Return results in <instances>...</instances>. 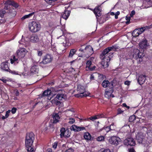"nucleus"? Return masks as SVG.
Returning a JSON list of instances; mask_svg holds the SVG:
<instances>
[{
    "mask_svg": "<svg viewBox=\"0 0 152 152\" xmlns=\"http://www.w3.org/2000/svg\"><path fill=\"white\" fill-rule=\"evenodd\" d=\"M28 52L27 50L24 48H19L17 50L16 53V57L14 56L10 60L11 63L12 64H14L15 65L16 63H18V58L21 59L24 58Z\"/></svg>",
    "mask_w": 152,
    "mask_h": 152,
    "instance_id": "1",
    "label": "nucleus"
},
{
    "mask_svg": "<svg viewBox=\"0 0 152 152\" xmlns=\"http://www.w3.org/2000/svg\"><path fill=\"white\" fill-rule=\"evenodd\" d=\"M4 4L6 5L4 9L9 11V13H11L12 15L14 16L16 14V11L13 7L17 8L18 7V4L14 1L10 0H8L5 1Z\"/></svg>",
    "mask_w": 152,
    "mask_h": 152,
    "instance_id": "2",
    "label": "nucleus"
},
{
    "mask_svg": "<svg viewBox=\"0 0 152 152\" xmlns=\"http://www.w3.org/2000/svg\"><path fill=\"white\" fill-rule=\"evenodd\" d=\"M77 91L78 94L75 95V97H83L88 96L89 93L86 91L85 90V88L84 86H82L79 85H78L77 88Z\"/></svg>",
    "mask_w": 152,
    "mask_h": 152,
    "instance_id": "3",
    "label": "nucleus"
},
{
    "mask_svg": "<svg viewBox=\"0 0 152 152\" xmlns=\"http://www.w3.org/2000/svg\"><path fill=\"white\" fill-rule=\"evenodd\" d=\"M28 27L29 30L32 32H36L39 31L41 26L39 23L33 21L29 23Z\"/></svg>",
    "mask_w": 152,
    "mask_h": 152,
    "instance_id": "4",
    "label": "nucleus"
},
{
    "mask_svg": "<svg viewBox=\"0 0 152 152\" xmlns=\"http://www.w3.org/2000/svg\"><path fill=\"white\" fill-rule=\"evenodd\" d=\"M113 48V47H110L105 49L100 55V59H104V58L110 59L112 57L113 53H108L110 51H111Z\"/></svg>",
    "mask_w": 152,
    "mask_h": 152,
    "instance_id": "5",
    "label": "nucleus"
},
{
    "mask_svg": "<svg viewBox=\"0 0 152 152\" xmlns=\"http://www.w3.org/2000/svg\"><path fill=\"white\" fill-rule=\"evenodd\" d=\"M133 57L137 60L139 63L142 61V58L144 56L143 52H140L137 49H134L133 50Z\"/></svg>",
    "mask_w": 152,
    "mask_h": 152,
    "instance_id": "6",
    "label": "nucleus"
},
{
    "mask_svg": "<svg viewBox=\"0 0 152 152\" xmlns=\"http://www.w3.org/2000/svg\"><path fill=\"white\" fill-rule=\"evenodd\" d=\"M150 28V27L146 26L141 28L136 29H135L132 32V35L134 37H136L140 34H141L145 30L148 29Z\"/></svg>",
    "mask_w": 152,
    "mask_h": 152,
    "instance_id": "7",
    "label": "nucleus"
},
{
    "mask_svg": "<svg viewBox=\"0 0 152 152\" xmlns=\"http://www.w3.org/2000/svg\"><path fill=\"white\" fill-rule=\"evenodd\" d=\"M108 139L109 142L111 144L117 146L121 142V139L118 137L113 136L109 137Z\"/></svg>",
    "mask_w": 152,
    "mask_h": 152,
    "instance_id": "8",
    "label": "nucleus"
},
{
    "mask_svg": "<svg viewBox=\"0 0 152 152\" xmlns=\"http://www.w3.org/2000/svg\"><path fill=\"white\" fill-rule=\"evenodd\" d=\"M79 51L85 53V55H88V56H91L94 52L93 49L90 45H88L86 46L84 49H83L82 48H81L79 49Z\"/></svg>",
    "mask_w": 152,
    "mask_h": 152,
    "instance_id": "9",
    "label": "nucleus"
},
{
    "mask_svg": "<svg viewBox=\"0 0 152 152\" xmlns=\"http://www.w3.org/2000/svg\"><path fill=\"white\" fill-rule=\"evenodd\" d=\"M53 59V58L49 54H47L45 56L41 62L40 63V65L42 66V64H46L51 62Z\"/></svg>",
    "mask_w": 152,
    "mask_h": 152,
    "instance_id": "10",
    "label": "nucleus"
},
{
    "mask_svg": "<svg viewBox=\"0 0 152 152\" xmlns=\"http://www.w3.org/2000/svg\"><path fill=\"white\" fill-rule=\"evenodd\" d=\"M61 133L60 136L61 137H64L66 138L70 136V132L68 130H65L64 128H61L60 130Z\"/></svg>",
    "mask_w": 152,
    "mask_h": 152,
    "instance_id": "11",
    "label": "nucleus"
},
{
    "mask_svg": "<svg viewBox=\"0 0 152 152\" xmlns=\"http://www.w3.org/2000/svg\"><path fill=\"white\" fill-rule=\"evenodd\" d=\"M56 94H53L51 92L50 90L48 89L44 92L43 96H47L48 99L49 100H50Z\"/></svg>",
    "mask_w": 152,
    "mask_h": 152,
    "instance_id": "12",
    "label": "nucleus"
},
{
    "mask_svg": "<svg viewBox=\"0 0 152 152\" xmlns=\"http://www.w3.org/2000/svg\"><path fill=\"white\" fill-rule=\"evenodd\" d=\"M139 45L140 48L143 49L144 50L146 49L148 46L147 41L145 39H143L140 42Z\"/></svg>",
    "mask_w": 152,
    "mask_h": 152,
    "instance_id": "13",
    "label": "nucleus"
},
{
    "mask_svg": "<svg viewBox=\"0 0 152 152\" xmlns=\"http://www.w3.org/2000/svg\"><path fill=\"white\" fill-rule=\"evenodd\" d=\"M124 143L125 145L130 146H134L135 145V141L133 139L132 137H129L124 140Z\"/></svg>",
    "mask_w": 152,
    "mask_h": 152,
    "instance_id": "14",
    "label": "nucleus"
},
{
    "mask_svg": "<svg viewBox=\"0 0 152 152\" xmlns=\"http://www.w3.org/2000/svg\"><path fill=\"white\" fill-rule=\"evenodd\" d=\"M70 129L72 130L75 132H78L85 129V128L84 127L79 126L73 125L71 126Z\"/></svg>",
    "mask_w": 152,
    "mask_h": 152,
    "instance_id": "15",
    "label": "nucleus"
},
{
    "mask_svg": "<svg viewBox=\"0 0 152 152\" xmlns=\"http://www.w3.org/2000/svg\"><path fill=\"white\" fill-rule=\"evenodd\" d=\"M102 60L101 64L104 68L107 67L109 66L110 59L104 58V59H101Z\"/></svg>",
    "mask_w": 152,
    "mask_h": 152,
    "instance_id": "16",
    "label": "nucleus"
},
{
    "mask_svg": "<svg viewBox=\"0 0 152 152\" xmlns=\"http://www.w3.org/2000/svg\"><path fill=\"white\" fill-rule=\"evenodd\" d=\"M102 86L104 88L108 87L109 88H113V84L110 83L108 80H104L102 83Z\"/></svg>",
    "mask_w": 152,
    "mask_h": 152,
    "instance_id": "17",
    "label": "nucleus"
},
{
    "mask_svg": "<svg viewBox=\"0 0 152 152\" xmlns=\"http://www.w3.org/2000/svg\"><path fill=\"white\" fill-rule=\"evenodd\" d=\"M101 10H102L100 6H98L96 7L93 11L97 19V16H100L101 15ZM97 20L98 21L97 19Z\"/></svg>",
    "mask_w": 152,
    "mask_h": 152,
    "instance_id": "18",
    "label": "nucleus"
},
{
    "mask_svg": "<svg viewBox=\"0 0 152 152\" xmlns=\"http://www.w3.org/2000/svg\"><path fill=\"white\" fill-rule=\"evenodd\" d=\"M109 88L110 89V90L106 91L104 94L105 97L108 99H109L111 96L112 97H114V96L112 94V93L113 92V88Z\"/></svg>",
    "mask_w": 152,
    "mask_h": 152,
    "instance_id": "19",
    "label": "nucleus"
},
{
    "mask_svg": "<svg viewBox=\"0 0 152 152\" xmlns=\"http://www.w3.org/2000/svg\"><path fill=\"white\" fill-rule=\"evenodd\" d=\"M144 137V135L141 133H138L136 136V139L140 143H142Z\"/></svg>",
    "mask_w": 152,
    "mask_h": 152,
    "instance_id": "20",
    "label": "nucleus"
},
{
    "mask_svg": "<svg viewBox=\"0 0 152 152\" xmlns=\"http://www.w3.org/2000/svg\"><path fill=\"white\" fill-rule=\"evenodd\" d=\"M8 63L7 61L2 62L1 64V68L2 70L5 71H9V68L8 66Z\"/></svg>",
    "mask_w": 152,
    "mask_h": 152,
    "instance_id": "21",
    "label": "nucleus"
},
{
    "mask_svg": "<svg viewBox=\"0 0 152 152\" xmlns=\"http://www.w3.org/2000/svg\"><path fill=\"white\" fill-rule=\"evenodd\" d=\"M70 13V11L66 10L64 12H63L61 14L62 18L66 20L69 16Z\"/></svg>",
    "mask_w": 152,
    "mask_h": 152,
    "instance_id": "22",
    "label": "nucleus"
},
{
    "mask_svg": "<svg viewBox=\"0 0 152 152\" xmlns=\"http://www.w3.org/2000/svg\"><path fill=\"white\" fill-rule=\"evenodd\" d=\"M53 123L56 124L58 122L60 119V117L57 113H54L53 115Z\"/></svg>",
    "mask_w": 152,
    "mask_h": 152,
    "instance_id": "23",
    "label": "nucleus"
},
{
    "mask_svg": "<svg viewBox=\"0 0 152 152\" xmlns=\"http://www.w3.org/2000/svg\"><path fill=\"white\" fill-rule=\"evenodd\" d=\"M145 80V75H140L138 80V82L140 85L143 84Z\"/></svg>",
    "mask_w": 152,
    "mask_h": 152,
    "instance_id": "24",
    "label": "nucleus"
},
{
    "mask_svg": "<svg viewBox=\"0 0 152 152\" xmlns=\"http://www.w3.org/2000/svg\"><path fill=\"white\" fill-rule=\"evenodd\" d=\"M30 40L32 42L35 43L39 41V39L37 35H33L31 37Z\"/></svg>",
    "mask_w": 152,
    "mask_h": 152,
    "instance_id": "25",
    "label": "nucleus"
},
{
    "mask_svg": "<svg viewBox=\"0 0 152 152\" xmlns=\"http://www.w3.org/2000/svg\"><path fill=\"white\" fill-rule=\"evenodd\" d=\"M39 71V69L38 66H32L31 69V73L36 74H37Z\"/></svg>",
    "mask_w": 152,
    "mask_h": 152,
    "instance_id": "26",
    "label": "nucleus"
},
{
    "mask_svg": "<svg viewBox=\"0 0 152 152\" xmlns=\"http://www.w3.org/2000/svg\"><path fill=\"white\" fill-rule=\"evenodd\" d=\"M34 139V135L33 133H28L27 134L26 140L33 141Z\"/></svg>",
    "mask_w": 152,
    "mask_h": 152,
    "instance_id": "27",
    "label": "nucleus"
},
{
    "mask_svg": "<svg viewBox=\"0 0 152 152\" xmlns=\"http://www.w3.org/2000/svg\"><path fill=\"white\" fill-rule=\"evenodd\" d=\"M6 12L9 13V11L7 10H6V11L2 10L0 12V23H3L4 21L3 20V16L4 14Z\"/></svg>",
    "mask_w": 152,
    "mask_h": 152,
    "instance_id": "28",
    "label": "nucleus"
},
{
    "mask_svg": "<svg viewBox=\"0 0 152 152\" xmlns=\"http://www.w3.org/2000/svg\"><path fill=\"white\" fill-rule=\"evenodd\" d=\"M74 112L75 111L73 109L67 110L66 111V114L67 116H71L74 114Z\"/></svg>",
    "mask_w": 152,
    "mask_h": 152,
    "instance_id": "29",
    "label": "nucleus"
},
{
    "mask_svg": "<svg viewBox=\"0 0 152 152\" xmlns=\"http://www.w3.org/2000/svg\"><path fill=\"white\" fill-rule=\"evenodd\" d=\"M56 97L57 99L59 100H62V99H66V95L60 94H57Z\"/></svg>",
    "mask_w": 152,
    "mask_h": 152,
    "instance_id": "30",
    "label": "nucleus"
},
{
    "mask_svg": "<svg viewBox=\"0 0 152 152\" xmlns=\"http://www.w3.org/2000/svg\"><path fill=\"white\" fill-rule=\"evenodd\" d=\"M104 117V115H103L102 114H100L91 117L89 119L92 121H94L95 119L103 117Z\"/></svg>",
    "mask_w": 152,
    "mask_h": 152,
    "instance_id": "31",
    "label": "nucleus"
},
{
    "mask_svg": "<svg viewBox=\"0 0 152 152\" xmlns=\"http://www.w3.org/2000/svg\"><path fill=\"white\" fill-rule=\"evenodd\" d=\"M51 102L53 104L57 105H59L60 104V102L57 99L56 97L53 99Z\"/></svg>",
    "mask_w": 152,
    "mask_h": 152,
    "instance_id": "32",
    "label": "nucleus"
},
{
    "mask_svg": "<svg viewBox=\"0 0 152 152\" xmlns=\"http://www.w3.org/2000/svg\"><path fill=\"white\" fill-rule=\"evenodd\" d=\"M76 50L75 49H72L70 51L69 54L68 56V58H72L73 56L75 54Z\"/></svg>",
    "mask_w": 152,
    "mask_h": 152,
    "instance_id": "33",
    "label": "nucleus"
},
{
    "mask_svg": "<svg viewBox=\"0 0 152 152\" xmlns=\"http://www.w3.org/2000/svg\"><path fill=\"white\" fill-rule=\"evenodd\" d=\"M84 137L85 139L89 140H90L91 136L90 134L88 132H86L84 134Z\"/></svg>",
    "mask_w": 152,
    "mask_h": 152,
    "instance_id": "34",
    "label": "nucleus"
},
{
    "mask_svg": "<svg viewBox=\"0 0 152 152\" xmlns=\"http://www.w3.org/2000/svg\"><path fill=\"white\" fill-rule=\"evenodd\" d=\"M34 14V12H32L28 15H26L21 18V20H23L27 18H29L32 16Z\"/></svg>",
    "mask_w": 152,
    "mask_h": 152,
    "instance_id": "35",
    "label": "nucleus"
},
{
    "mask_svg": "<svg viewBox=\"0 0 152 152\" xmlns=\"http://www.w3.org/2000/svg\"><path fill=\"white\" fill-rule=\"evenodd\" d=\"M59 38L61 39H62L61 40V42L62 43L65 44L66 43L67 41L66 39V37L64 35H63L62 36H60Z\"/></svg>",
    "mask_w": 152,
    "mask_h": 152,
    "instance_id": "36",
    "label": "nucleus"
},
{
    "mask_svg": "<svg viewBox=\"0 0 152 152\" xmlns=\"http://www.w3.org/2000/svg\"><path fill=\"white\" fill-rule=\"evenodd\" d=\"M33 141L31 140H26L25 145L26 146H32Z\"/></svg>",
    "mask_w": 152,
    "mask_h": 152,
    "instance_id": "37",
    "label": "nucleus"
},
{
    "mask_svg": "<svg viewBox=\"0 0 152 152\" xmlns=\"http://www.w3.org/2000/svg\"><path fill=\"white\" fill-rule=\"evenodd\" d=\"M10 72L12 74L15 75H18L20 76H21L22 73H19L18 72L16 71H12L9 69L8 71Z\"/></svg>",
    "mask_w": 152,
    "mask_h": 152,
    "instance_id": "38",
    "label": "nucleus"
},
{
    "mask_svg": "<svg viewBox=\"0 0 152 152\" xmlns=\"http://www.w3.org/2000/svg\"><path fill=\"white\" fill-rule=\"evenodd\" d=\"M120 12L117 11L115 13L113 12H111L110 14L111 15H115V19H117L118 18V16L120 14Z\"/></svg>",
    "mask_w": 152,
    "mask_h": 152,
    "instance_id": "39",
    "label": "nucleus"
},
{
    "mask_svg": "<svg viewBox=\"0 0 152 152\" xmlns=\"http://www.w3.org/2000/svg\"><path fill=\"white\" fill-rule=\"evenodd\" d=\"M27 148V151L28 152H34V148L32 146H26Z\"/></svg>",
    "mask_w": 152,
    "mask_h": 152,
    "instance_id": "40",
    "label": "nucleus"
},
{
    "mask_svg": "<svg viewBox=\"0 0 152 152\" xmlns=\"http://www.w3.org/2000/svg\"><path fill=\"white\" fill-rule=\"evenodd\" d=\"M0 80H1L3 83H6L7 81H11L12 80L11 79L9 78H7L6 79L4 77H2V78L0 79Z\"/></svg>",
    "mask_w": 152,
    "mask_h": 152,
    "instance_id": "41",
    "label": "nucleus"
},
{
    "mask_svg": "<svg viewBox=\"0 0 152 152\" xmlns=\"http://www.w3.org/2000/svg\"><path fill=\"white\" fill-rule=\"evenodd\" d=\"M105 137L103 136H100L97 138V140L99 141H102L104 140Z\"/></svg>",
    "mask_w": 152,
    "mask_h": 152,
    "instance_id": "42",
    "label": "nucleus"
},
{
    "mask_svg": "<svg viewBox=\"0 0 152 152\" xmlns=\"http://www.w3.org/2000/svg\"><path fill=\"white\" fill-rule=\"evenodd\" d=\"M56 0H45V1L48 4L53 5L54 2Z\"/></svg>",
    "mask_w": 152,
    "mask_h": 152,
    "instance_id": "43",
    "label": "nucleus"
},
{
    "mask_svg": "<svg viewBox=\"0 0 152 152\" xmlns=\"http://www.w3.org/2000/svg\"><path fill=\"white\" fill-rule=\"evenodd\" d=\"M113 126V124H112L110 125V127L107 126L104 128V129L107 132L110 130V129H111V128Z\"/></svg>",
    "mask_w": 152,
    "mask_h": 152,
    "instance_id": "44",
    "label": "nucleus"
},
{
    "mask_svg": "<svg viewBox=\"0 0 152 152\" xmlns=\"http://www.w3.org/2000/svg\"><path fill=\"white\" fill-rule=\"evenodd\" d=\"M91 62L90 61H88L86 63V69L87 70L91 66Z\"/></svg>",
    "mask_w": 152,
    "mask_h": 152,
    "instance_id": "45",
    "label": "nucleus"
},
{
    "mask_svg": "<svg viewBox=\"0 0 152 152\" xmlns=\"http://www.w3.org/2000/svg\"><path fill=\"white\" fill-rule=\"evenodd\" d=\"M68 123L70 124H72L75 122V119L72 118H70L69 119Z\"/></svg>",
    "mask_w": 152,
    "mask_h": 152,
    "instance_id": "46",
    "label": "nucleus"
},
{
    "mask_svg": "<svg viewBox=\"0 0 152 152\" xmlns=\"http://www.w3.org/2000/svg\"><path fill=\"white\" fill-rule=\"evenodd\" d=\"M135 119V116L134 115H132L129 118V120L130 122H132Z\"/></svg>",
    "mask_w": 152,
    "mask_h": 152,
    "instance_id": "47",
    "label": "nucleus"
},
{
    "mask_svg": "<svg viewBox=\"0 0 152 152\" xmlns=\"http://www.w3.org/2000/svg\"><path fill=\"white\" fill-rule=\"evenodd\" d=\"M23 36H22V38L19 41V43L20 44H24V43H26V42L25 41V39H23Z\"/></svg>",
    "mask_w": 152,
    "mask_h": 152,
    "instance_id": "48",
    "label": "nucleus"
},
{
    "mask_svg": "<svg viewBox=\"0 0 152 152\" xmlns=\"http://www.w3.org/2000/svg\"><path fill=\"white\" fill-rule=\"evenodd\" d=\"M130 17H126V19L127 20V21L126 22V23L127 24H128L129 23L130 21Z\"/></svg>",
    "mask_w": 152,
    "mask_h": 152,
    "instance_id": "49",
    "label": "nucleus"
},
{
    "mask_svg": "<svg viewBox=\"0 0 152 152\" xmlns=\"http://www.w3.org/2000/svg\"><path fill=\"white\" fill-rule=\"evenodd\" d=\"M42 54V51L40 50L37 51V55L39 56H41Z\"/></svg>",
    "mask_w": 152,
    "mask_h": 152,
    "instance_id": "50",
    "label": "nucleus"
},
{
    "mask_svg": "<svg viewBox=\"0 0 152 152\" xmlns=\"http://www.w3.org/2000/svg\"><path fill=\"white\" fill-rule=\"evenodd\" d=\"M58 145V142H54L53 145V147L54 148L56 149V148Z\"/></svg>",
    "mask_w": 152,
    "mask_h": 152,
    "instance_id": "51",
    "label": "nucleus"
},
{
    "mask_svg": "<svg viewBox=\"0 0 152 152\" xmlns=\"http://www.w3.org/2000/svg\"><path fill=\"white\" fill-rule=\"evenodd\" d=\"M10 112L11 110H8V111H6L5 116L7 118L9 116V114L10 113Z\"/></svg>",
    "mask_w": 152,
    "mask_h": 152,
    "instance_id": "52",
    "label": "nucleus"
},
{
    "mask_svg": "<svg viewBox=\"0 0 152 152\" xmlns=\"http://www.w3.org/2000/svg\"><path fill=\"white\" fill-rule=\"evenodd\" d=\"M102 152H112L110 151V150L109 149H102L101 150Z\"/></svg>",
    "mask_w": 152,
    "mask_h": 152,
    "instance_id": "53",
    "label": "nucleus"
},
{
    "mask_svg": "<svg viewBox=\"0 0 152 152\" xmlns=\"http://www.w3.org/2000/svg\"><path fill=\"white\" fill-rule=\"evenodd\" d=\"M96 68V66H91L88 69L90 71H93Z\"/></svg>",
    "mask_w": 152,
    "mask_h": 152,
    "instance_id": "54",
    "label": "nucleus"
},
{
    "mask_svg": "<svg viewBox=\"0 0 152 152\" xmlns=\"http://www.w3.org/2000/svg\"><path fill=\"white\" fill-rule=\"evenodd\" d=\"M17 110V109L15 107H13L11 110V111L12 114H15Z\"/></svg>",
    "mask_w": 152,
    "mask_h": 152,
    "instance_id": "55",
    "label": "nucleus"
},
{
    "mask_svg": "<svg viewBox=\"0 0 152 152\" xmlns=\"http://www.w3.org/2000/svg\"><path fill=\"white\" fill-rule=\"evenodd\" d=\"M135 11L134 10H132L130 15V17H132L135 14Z\"/></svg>",
    "mask_w": 152,
    "mask_h": 152,
    "instance_id": "56",
    "label": "nucleus"
},
{
    "mask_svg": "<svg viewBox=\"0 0 152 152\" xmlns=\"http://www.w3.org/2000/svg\"><path fill=\"white\" fill-rule=\"evenodd\" d=\"M123 112V111L121 109L118 108V114H120Z\"/></svg>",
    "mask_w": 152,
    "mask_h": 152,
    "instance_id": "57",
    "label": "nucleus"
},
{
    "mask_svg": "<svg viewBox=\"0 0 152 152\" xmlns=\"http://www.w3.org/2000/svg\"><path fill=\"white\" fill-rule=\"evenodd\" d=\"M130 81H126L124 82V84L125 85H127V86H129L130 84Z\"/></svg>",
    "mask_w": 152,
    "mask_h": 152,
    "instance_id": "58",
    "label": "nucleus"
},
{
    "mask_svg": "<svg viewBox=\"0 0 152 152\" xmlns=\"http://www.w3.org/2000/svg\"><path fill=\"white\" fill-rule=\"evenodd\" d=\"M65 152H73V150L72 148H69Z\"/></svg>",
    "mask_w": 152,
    "mask_h": 152,
    "instance_id": "59",
    "label": "nucleus"
},
{
    "mask_svg": "<svg viewBox=\"0 0 152 152\" xmlns=\"http://www.w3.org/2000/svg\"><path fill=\"white\" fill-rule=\"evenodd\" d=\"M137 8H138V9L139 10H141L142 9H144V8H145L144 7H143V6H142L140 7H137Z\"/></svg>",
    "mask_w": 152,
    "mask_h": 152,
    "instance_id": "60",
    "label": "nucleus"
},
{
    "mask_svg": "<svg viewBox=\"0 0 152 152\" xmlns=\"http://www.w3.org/2000/svg\"><path fill=\"white\" fill-rule=\"evenodd\" d=\"M47 152H52V150L51 149L49 148L47 150Z\"/></svg>",
    "mask_w": 152,
    "mask_h": 152,
    "instance_id": "61",
    "label": "nucleus"
},
{
    "mask_svg": "<svg viewBox=\"0 0 152 152\" xmlns=\"http://www.w3.org/2000/svg\"><path fill=\"white\" fill-rule=\"evenodd\" d=\"M129 152H135L133 148L130 149L129 151Z\"/></svg>",
    "mask_w": 152,
    "mask_h": 152,
    "instance_id": "62",
    "label": "nucleus"
},
{
    "mask_svg": "<svg viewBox=\"0 0 152 152\" xmlns=\"http://www.w3.org/2000/svg\"><path fill=\"white\" fill-rule=\"evenodd\" d=\"M90 78L91 80H93L94 79V76L93 75H91L90 77Z\"/></svg>",
    "mask_w": 152,
    "mask_h": 152,
    "instance_id": "63",
    "label": "nucleus"
},
{
    "mask_svg": "<svg viewBox=\"0 0 152 152\" xmlns=\"http://www.w3.org/2000/svg\"><path fill=\"white\" fill-rule=\"evenodd\" d=\"M115 127L113 126H112V127L111 128V129H110V130H114L115 129Z\"/></svg>",
    "mask_w": 152,
    "mask_h": 152,
    "instance_id": "64",
    "label": "nucleus"
}]
</instances>
